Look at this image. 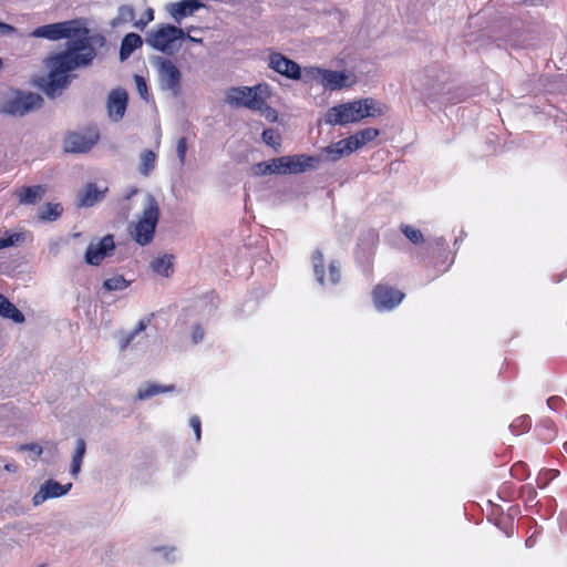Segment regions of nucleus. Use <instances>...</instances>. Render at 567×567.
I'll list each match as a JSON object with an SVG mask.
<instances>
[{
    "label": "nucleus",
    "instance_id": "bb28decb",
    "mask_svg": "<svg viewBox=\"0 0 567 567\" xmlns=\"http://www.w3.org/2000/svg\"><path fill=\"white\" fill-rule=\"evenodd\" d=\"M312 269L320 285L326 282L324 257L320 249H316L311 256Z\"/></svg>",
    "mask_w": 567,
    "mask_h": 567
},
{
    "label": "nucleus",
    "instance_id": "052dcab7",
    "mask_svg": "<svg viewBox=\"0 0 567 567\" xmlns=\"http://www.w3.org/2000/svg\"><path fill=\"white\" fill-rule=\"evenodd\" d=\"M3 63H2V60L0 59V69L2 68Z\"/></svg>",
    "mask_w": 567,
    "mask_h": 567
},
{
    "label": "nucleus",
    "instance_id": "ea45409f",
    "mask_svg": "<svg viewBox=\"0 0 567 567\" xmlns=\"http://www.w3.org/2000/svg\"><path fill=\"white\" fill-rule=\"evenodd\" d=\"M499 495L504 501H514L519 496V491H516L512 483H504L499 488Z\"/></svg>",
    "mask_w": 567,
    "mask_h": 567
},
{
    "label": "nucleus",
    "instance_id": "de8ad7c7",
    "mask_svg": "<svg viewBox=\"0 0 567 567\" xmlns=\"http://www.w3.org/2000/svg\"><path fill=\"white\" fill-rule=\"evenodd\" d=\"M135 82H136V89H137L140 95L143 99H146L147 94H148V89H147V84H146L144 78L141 75H135Z\"/></svg>",
    "mask_w": 567,
    "mask_h": 567
},
{
    "label": "nucleus",
    "instance_id": "6e6552de",
    "mask_svg": "<svg viewBox=\"0 0 567 567\" xmlns=\"http://www.w3.org/2000/svg\"><path fill=\"white\" fill-rule=\"evenodd\" d=\"M319 159L308 155H287L275 158L278 175L300 174L316 167Z\"/></svg>",
    "mask_w": 567,
    "mask_h": 567
},
{
    "label": "nucleus",
    "instance_id": "cd10ccee",
    "mask_svg": "<svg viewBox=\"0 0 567 567\" xmlns=\"http://www.w3.org/2000/svg\"><path fill=\"white\" fill-rule=\"evenodd\" d=\"M175 390V385H157L153 383H147L144 389H140L137 392V398L140 400H146L154 395L165 392H173Z\"/></svg>",
    "mask_w": 567,
    "mask_h": 567
},
{
    "label": "nucleus",
    "instance_id": "9b49d317",
    "mask_svg": "<svg viewBox=\"0 0 567 567\" xmlns=\"http://www.w3.org/2000/svg\"><path fill=\"white\" fill-rule=\"evenodd\" d=\"M76 20H68L51 24H44L35 28L31 35L34 38H43L51 41L61 39H70L72 34L76 33Z\"/></svg>",
    "mask_w": 567,
    "mask_h": 567
},
{
    "label": "nucleus",
    "instance_id": "a211bd4d",
    "mask_svg": "<svg viewBox=\"0 0 567 567\" xmlns=\"http://www.w3.org/2000/svg\"><path fill=\"white\" fill-rule=\"evenodd\" d=\"M378 136L379 130L374 127H367L358 131L355 134L347 138H342L341 143L346 148L355 152L357 150L364 146L369 142L375 140Z\"/></svg>",
    "mask_w": 567,
    "mask_h": 567
},
{
    "label": "nucleus",
    "instance_id": "473e14b6",
    "mask_svg": "<svg viewBox=\"0 0 567 567\" xmlns=\"http://www.w3.org/2000/svg\"><path fill=\"white\" fill-rule=\"evenodd\" d=\"M130 285V281H127L122 275H115L111 278H107L103 282V288L106 291H116V290H123L127 288Z\"/></svg>",
    "mask_w": 567,
    "mask_h": 567
},
{
    "label": "nucleus",
    "instance_id": "20e7f679",
    "mask_svg": "<svg viewBox=\"0 0 567 567\" xmlns=\"http://www.w3.org/2000/svg\"><path fill=\"white\" fill-rule=\"evenodd\" d=\"M158 218V203L154 196L147 195L142 216L135 223L134 230L132 231L133 238L137 244L145 246L153 240Z\"/></svg>",
    "mask_w": 567,
    "mask_h": 567
},
{
    "label": "nucleus",
    "instance_id": "2f4dec72",
    "mask_svg": "<svg viewBox=\"0 0 567 567\" xmlns=\"http://www.w3.org/2000/svg\"><path fill=\"white\" fill-rule=\"evenodd\" d=\"M324 153L329 161L336 162V161L340 159L343 155H349V154L353 153V151L346 148L342 145L341 140H340L337 143H334L330 146H327L324 148Z\"/></svg>",
    "mask_w": 567,
    "mask_h": 567
},
{
    "label": "nucleus",
    "instance_id": "f704fd0d",
    "mask_svg": "<svg viewBox=\"0 0 567 567\" xmlns=\"http://www.w3.org/2000/svg\"><path fill=\"white\" fill-rule=\"evenodd\" d=\"M532 426V420L528 415H520L516 417L512 424L509 425L512 432L515 435H520L526 433Z\"/></svg>",
    "mask_w": 567,
    "mask_h": 567
},
{
    "label": "nucleus",
    "instance_id": "f8f14e48",
    "mask_svg": "<svg viewBox=\"0 0 567 567\" xmlns=\"http://www.w3.org/2000/svg\"><path fill=\"white\" fill-rule=\"evenodd\" d=\"M76 33L71 35V42L68 47L69 51H72L74 55H84L83 59H89V65L92 63L96 55L94 47L91 44L89 39V30L83 27L76 20Z\"/></svg>",
    "mask_w": 567,
    "mask_h": 567
},
{
    "label": "nucleus",
    "instance_id": "4d7b16f0",
    "mask_svg": "<svg viewBox=\"0 0 567 567\" xmlns=\"http://www.w3.org/2000/svg\"><path fill=\"white\" fill-rule=\"evenodd\" d=\"M6 470H7V471H14V470H16V466H14V465L7 464V465H6Z\"/></svg>",
    "mask_w": 567,
    "mask_h": 567
},
{
    "label": "nucleus",
    "instance_id": "9d476101",
    "mask_svg": "<svg viewBox=\"0 0 567 567\" xmlns=\"http://www.w3.org/2000/svg\"><path fill=\"white\" fill-rule=\"evenodd\" d=\"M312 79L319 81L324 89L330 91L340 90L342 87L350 86L352 82H349V75L343 71L326 70L321 68H309L307 70Z\"/></svg>",
    "mask_w": 567,
    "mask_h": 567
},
{
    "label": "nucleus",
    "instance_id": "f257e3e1",
    "mask_svg": "<svg viewBox=\"0 0 567 567\" xmlns=\"http://www.w3.org/2000/svg\"><path fill=\"white\" fill-rule=\"evenodd\" d=\"M83 58L84 55H74L68 49L48 56L45 64L49 75L45 93L49 96H54L56 92L68 87L71 82L70 72L89 65V59Z\"/></svg>",
    "mask_w": 567,
    "mask_h": 567
},
{
    "label": "nucleus",
    "instance_id": "a19ab883",
    "mask_svg": "<svg viewBox=\"0 0 567 567\" xmlns=\"http://www.w3.org/2000/svg\"><path fill=\"white\" fill-rule=\"evenodd\" d=\"M154 19V10L152 8H147L142 17L134 22V27L140 30H143L151 21Z\"/></svg>",
    "mask_w": 567,
    "mask_h": 567
},
{
    "label": "nucleus",
    "instance_id": "4468645a",
    "mask_svg": "<svg viewBox=\"0 0 567 567\" xmlns=\"http://www.w3.org/2000/svg\"><path fill=\"white\" fill-rule=\"evenodd\" d=\"M159 78L164 87L171 90L175 95L181 92L182 74L178 68L167 59L159 63Z\"/></svg>",
    "mask_w": 567,
    "mask_h": 567
},
{
    "label": "nucleus",
    "instance_id": "dca6fc26",
    "mask_svg": "<svg viewBox=\"0 0 567 567\" xmlns=\"http://www.w3.org/2000/svg\"><path fill=\"white\" fill-rule=\"evenodd\" d=\"M127 102L128 95L124 89L113 90L107 99L109 116L115 122L122 120L127 107Z\"/></svg>",
    "mask_w": 567,
    "mask_h": 567
},
{
    "label": "nucleus",
    "instance_id": "aec40b11",
    "mask_svg": "<svg viewBox=\"0 0 567 567\" xmlns=\"http://www.w3.org/2000/svg\"><path fill=\"white\" fill-rule=\"evenodd\" d=\"M47 192L45 185L24 186L17 190V197L20 204L33 205L42 198Z\"/></svg>",
    "mask_w": 567,
    "mask_h": 567
},
{
    "label": "nucleus",
    "instance_id": "c03bdc74",
    "mask_svg": "<svg viewBox=\"0 0 567 567\" xmlns=\"http://www.w3.org/2000/svg\"><path fill=\"white\" fill-rule=\"evenodd\" d=\"M19 234H10L0 238V250L13 246L20 239Z\"/></svg>",
    "mask_w": 567,
    "mask_h": 567
},
{
    "label": "nucleus",
    "instance_id": "e433bc0d",
    "mask_svg": "<svg viewBox=\"0 0 567 567\" xmlns=\"http://www.w3.org/2000/svg\"><path fill=\"white\" fill-rule=\"evenodd\" d=\"M559 471L554 468H543L536 478L538 488H545L553 480L558 477Z\"/></svg>",
    "mask_w": 567,
    "mask_h": 567
},
{
    "label": "nucleus",
    "instance_id": "37998d69",
    "mask_svg": "<svg viewBox=\"0 0 567 567\" xmlns=\"http://www.w3.org/2000/svg\"><path fill=\"white\" fill-rule=\"evenodd\" d=\"M341 272L340 267L337 261H331L329 264V280L331 284L336 285L340 281Z\"/></svg>",
    "mask_w": 567,
    "mask_h": 567
},
{
    "label": "nucleus",
    "instance_id": "49530a36",
    "mask_svg": "<svg viewBox=\"0 0 567 567\" xmlns=\"http://www.w3.org/2000/svg\"><path fill=\"white\" fill-rule=\"evenodd\" d=\"M176 151H177L179 161L183 164L185 162V156H186V152H187V138L186 137H181L178 140Z\"/></svg>",
    "mask_w": 567,
    "mask_h": 567
},
{
    "label": "nucleus",
    "instance_id": "ddd939ff",
    "mask_svg": "<svg viewBox=\"0 0 567 567\" xmlns=\"http://www.w3.org/2000/svg\"><path fill=\"white\" fill-rule=\"evenodd\" d=\"M115 249V243L112 235H105L97 244H91L85 251V261L92 266H99L105 257Z\"/></svg>",
    "mask_w": 567,
    "mask_h": 567
},
{
    "label": "nucleus",
    "instance_id": "b1692460",
    "mask_svg": "<svg viewBox=\"0 0 567 567\" xmlns=\"http://www.w3.org/2000/svg\"><path fill=\"white\" fill-rule=\"evenodd\" d=\"M152 270L163 277H171L174 274V256L163 255L151 262Z\"/></svg>",
    "mask_w": 567,
    "mask_h": 567
},
{
    "label": "nucleus",
    "instance_id": "5701e85b",
    "mask_svg": "<svg viewBox=\"0 0 567 567\" xmlns=\"http://www.w3.org/2000/svg\"><path fill=\"white\" fill-rule=\"evenodd\" d=\"M0 316L16 323L24 322L23 313L8 298L0 293Z\"/></svg>",
    "mask_w": 567,
    "mask_h": 567
},
{
    "label": "nucleus",
    "instance_id": "412c9836",
    "mask_svg": "<svg viewBox=\"0 0 567 567\" xmlns=\"http://www.w3.org/2000/svg\"><path fill=\"white\" fill-rule=\"evenodd\" d=\"M270 97L269 85L267 84V89L262 91V94L258 96L257 107H252L251 111L259 112L268 122L274 123L278 118L277 111L268 105L267 100Z\"/></svg>",
    "mask_w": 567,
    "mask_h": 567
},
{
    "label": "nucleus",
    "instance_id": "0eeeda50",
    "mask_svg": "<svg viewBox=\"0 0 567 567\" xmlns=\"http://www.w3.org/2000/svg\"><path fill=\"white\" fill-rule=\"evenodd\" d=\"M371 296L377 310L391 311L402 302L405 293L388 284H378L373 288Z\"/></svg>",
    "mask_w": 567,
    "mask_h": 567
},
{
    "label": "nucleus",
    "instance_id": "1a4fd4ad",
    "mask_svg": "<svg viewBox=\"0 0 567 567\" xmlns=\"http://www.w3.org/2000/svg\"><path fill=\"white\" fill-rule=\"evenodd\" d=\"M42 104L43 99L37 93L19 94L7 101L2 105L1 112L13 116H23L30 111L40 109Z\"/></svg>",
    "mask_w": 567,
    "mask_h": 567
},
{
    "label": "nucleus",
    "instance_id": "a18cd8bd",
    "mask_svg": "<svg viewBox=\"0 0 567 567\" xmlns=\"http://www.w3.org/2000/svg\"><path fill=\"white\" fill-rule=\"evenodd\" d=\"M189 425H190V427L193 429V431L195 433L196 441L197 442L200 441V437H202V422H200L199 416L193 415L189 419Z\"/></svg>",
    "mask_w": 567,
    "mask_h": 567
},
{
    "label": "nucleus",
    "instance_id": "4be33fe9",
    "mask_svg": "<svg viewBox=\"0 0 567 567\" xmlns=\"http://www.w3.org/2000/svg\"><path fill=\"white\" fill-rule=\"evenodd\" d=\"M103 197L104 192L99 190L95 184L89 183L79 196V206L92 207L96 203L101 202Z\"/></svg>",
    "mask_w": 567,
    "mask_h": 567
},
{
    "label": "nucleus",
    "instance_id": "8fccbe9b",
    "mask_svg": "<svg viewBox=\"0 0 567 567\" xmlns=\"http://www.w3.org/2000/svg\"><path fill=\"white\" fill-rule=\"evenodd\" d=\"M204 338V330L200 324H195L192 330V340L194 343H198Z\"/></svg>",
    "mask_w": 567,
    "mask_h": 567
},
{
    "label": "nucleus",
    "instance_id": "864d4df0",
    "mask_svg": "<svg viewBox=\"0 0 567 567\" xmlns=\"http://www.w3.org/2000/svg\"><path fill=\"white\" fill-rule=\"evenodd\" d=\"M537 543V536L536 535H532L529 536L526 540H525V545L526 547L528 548H532L536 545Z\"/></svg>",
    "mask_w": 567,
    "mask_h": 567
},
{
    "label": "nucleus",
    "instance_id": "c756f323",
    "mask_svg": "<svg viewBox=\"0 0 567 567\" xmlns=\"http://www.w3.org/2000/svg\"><path fill=\"white\" fill-rule=\"evenodd\" d=\"M252 177H260L268 174H277L275 158L268 162H260L252 165L249 169Z\"/></svg>",
    "mask_w": 567,
    "mask_h": 567
},
{
    "label": "nucleus",
    "instance_id": "603ef678",
    "mask_svg": "<svg viewBox=\"0 0 567 567\" xmlns=\"http://www.w3.org/2000/svg\"><path fill=\"white\" fill-rule=\"evenodd\" d=\"M21 450H29V451L35 452L38 455H40L42 453L41 446H39L37 444L22 445Z\"/></svg>",
    "mask_w": 567,
    "mask_h": 567
},
{
    "label": "nucleus",
    "instance_id": "a878e982",
    "mask_svg": "<svg viewBox=\"0 0 567 567\" xmlns=\"http://www.w3.org/2000/svg\"><path fill=\"white\" fill-rule=\"evenodd\" d=\"M535 431L538 440L545 444L551 443L557 436L556 426L549 419L542 420Z\"/></svg>",
    "mask_w": 567,
    "mask_h": 567
},
{
    "label": "nucleus",
    "instance_id": "5fc2aeb1",
    "mask_svg": "<svg viewBox=\"0 0 567 567\" xmlns=\"http://www.w3.org/2000/svg\"><path fill=\"white\" fill-rule=\"evenodd\" d=\"M193 29H194V28H192V30H193ZM189 31H190V29H188V33H185V39L189 40L190 42H195V43H202V42H203V41H202V39H198V38L192 37V35L189 34Z\"/></svg>",
    "mask_w": 567,
    "mask_h": 567
},
{
    "label": "nucleus",
    "instance_id": "c9c22d12",
    "mask_svg": "<svg viewBox=\"0 0 567 567\" xmlns=\"http://www.w3.org/2000/svg\"><path fill=\"white\" fill-rule=\"evenodd\" d=\"M400 230L414 245H419L424 241L421 230L411 225L402 224L400 226Z\"/></svg>",
    "mask_w": 567,
    "mask_h": 567
},
{
    "label": "nucleus",
    "instance_id": "39448f33",
    "mask_svg": "<svg viewBox=\"0 0 567 567\" xmlns=\"http://www.w3.org/2000/svg\"><path fill=\"white\" fill-rule=\"evenodd\" d=\"M267 89L266 83H259L254 86H233L227 90L225 102L234 107H246L252 110L257 107V100L262 91Z\"/></svg>",
    "mask_w": 567,
    "mask_h": 567
},
{
    "label": "nucleus",
    "instance_id": "09e8293b",
    "mask_svg": "<svg viewBox=\"0 0 567 567\" xmlns=\"http://www.w3.org/2000/svg\"><path fill=\"white\" fill-rule=\"evenodd\" d=\"M536 491L532 485H524L519 488V496H526L527 501H533L536 497Z\"/></svg>",
    "mask_w": 567,
    "mask_h": 567
},
{
    "label": "nucleus",
    "instance_id": "3c124183",
    "mask_svg": "<svg viewBox=\"0 0 567 567\" xmlns=\"http://www.w3.org/2000/svg\"><path fill=\"white\" fill-rule=\"evenodd\" d=\"M563 400L559 398V396H550L548 400H547V405L551 409V410H557L559 408V405L561 404Z\"/></svg>",
    "mask_w": 567,
    "mask_h": 567
},
{
    "label": "nucleus",
    "instance_id": "58836bf2",
    "mask_svg": "<svg viewBox=\"0 0 567 567\" xmlns=\"http://www.w3.org/2000/svg\"><path fill=\"white\" fill-rule=\"evenodd\" d=\"M511 475L518 481H524L529 475L527 464L522 461L516 462L511 468Z\"/></svg>",
    "mask_w": 567,
    "mask_h": 567
},
{
    "label": "nucleus",
    "instance_id": "f3484780",
    "mask_svg": "<svg viewBox=\"0 0 567 567\" xmlns=\"http://www.w3.org/2000/svg\"><path fill=\"white\" fill-rule=\"evenodd\" d=\"M71 484L61 485L60 483L49 480L47 481L33 496V504L40 505L49 498H55L65 495L71 488Z\"/></svg>",
    "mask_w": 567,
    "mask_h": 567
},
{
    "label": "nucleus",
    "instance_id": "13d9d810",
    "mask_svg": "<svg viewBox=\"0 0 567 567\" xmlns=\"http://www.w3.org/2000/svg\"><path fill=\"white\" fill-rule=\"evenodd\" d=\"M372 239H373V240H374V239H378V235L372 234Z\"/></svg>",
    "mask_w": 567,
    "mask_h": 567
},
{
    "label": "nucleus",
    "instance_id": "393cba45",
    "mask_svg": "<svg viewBox=\"0 0 567 567\" xmlns=\"http://www.w3.org/2000/svg\"><path fill=\"white\" fill-rule=\"evenodd\" d=\"M143 44V40L141 35L136 33H128L126 34L122 42L120 48V59L121 61H124L130 58V55L138 48H141Z\"/></svg>",
    "mask_w": 567,
    "mask_h": 567
},
{
    "label": "nucleus",
    "instance_id": "6ab92c4d",
    "mask_svg": "<svg viewBox=\"0 0 567 567\" xmlns=\"http://www.w3.org/2000/svg\"><path fill=\"white\" fill-rule=\"evenodd\" d=\"M204 2H172L168 7V11L177 23L194 14L199 8H204Z\"/></svg>",
    "mask_w": 567,
    "mask_h": 567
},
{
    "label": "nucleus",
    "instance_id": "4c0bfd02",
    "mask_svg": "<svg viewBox=\"0 0 567 567\" xmlns=\"http://www.w3.org/2000/svg\"><path fill=\"white\" fill-rule=\"evenodd\" d=\"M262 141L276 151L281 146V135L274 128H266L262 132Z\"/></svg>",
    "mask_w": 567,
    "mask_h": 567
},
{
    "label": "nucleus",
    "instance_id": "7c9ffc66",
    "mask_svg": "<svg viewBox=\"0 0 567 567\" xmlns=\"http://www.w3.org/2000/svg\"><path fill=\"white\" fill-rule=\"evenodd\" d=\"M156 154L151 150H145L141 155L140 173L147 176L155 167Z\"/></svg>",
    "mask_w": 567,
    "mask_h": 567
},
{
    "label": "nucleus",
    "instance_id": "bf43d9fd",
    "mask_svg": "<svg viewBox=\"0 0 567 567\" xmlns=\"http://www.w3.org/2000/svg\"><path fill=\"white\" fill-rule=\"evenodd\" d=\"M564 449L567 452V442L564 444Z\"/></svg>",
    "mask_w": 567,
    "mask_h": 567
},
{
    "label": "nucleus",
    "instance_id": "c85d7f7f",
    "mask_svg": "<svg viewBox=\"0 0 567 567\" xmlns=\"http://www.w3.org/2000/svg\"><path fill=\"white\" fill-rule=\"evenodd\" d=\"M63 213V208L60 204L47 203L39 210L38 217L41 220L53 221L56 220Z\"/></svg>",
    "mask_w": 567,
    "mask_h": 567
},
{
    "label": "nucleus",
    "instance_id": "423d86ee",
    "mask_svg": "<svg viewBox=\"0 0 567 567\" xmlns=\"http://www.w3.org/2000/svg\"><path fill=\"white\" fill-rule=\"evenodd\" d=\"M100 140L95 126H87L79 132H69L64 137V151L68 153H86Z\"/></svg>",
    "mask_w": 567,
    "mask_h": 567
},
{
    "label": "nucleus",
    "instance_id": "6e6d98bb",
    "mask_svg": "<svg viewBox=\"0 0 567 567\" xmlns=\"http://www.w3.org/2000/svg\"><path fill=\"white\" fill-rule=\"evenodd\" d=\"M0 28L4 31H13L14 28L10 24H7V23H0Z\"/></svg>",
    "mask_w": 567,
    "mask_h": 567
},
{
    "label": "nucleus",
    "instance_id": "680f3d73",
    "mask_svg": "<svg viewBox=\"0 0 567 567\" xmlns=\"http://www.w3.org/2000/svg\"><path fill=\"white\" fill-rule=\"evenodd\" d=\"M40 567H44V565L40 566Z\"/></svg>",
    "mask_w": 567,
    "mask_h": 567
},
{
    "label": "nucleus",
    "instance_id": "72a5a7b5",
    "mask_svg": "<svg viewBox=\"0 0 567 567\" xmlns=\"http://www.w3.org/2000/svg\"><path fill=\"white\" fill-rule=\"evenodd\" d=\"M85 447L86 446L84 440L80 439L72 457L71 472L73 475H76L81 468L82 460L85 454Z\"/></svg>",
    "mask_w": 567,
    "mask_h": 567
},
{
    "label": "nucleus",
    "instance_id": "79ce46f5",
    "mask_svg": "<svg viewBox=\"0 0 567 567\" xmlns=\"http://www.w3.org/2000/svg\"><path fill=\"white\" fill-rule=\"evenodd\" d=\"M146 328V323L141 320L136 328L130 333L127 334V337L123 340L122 344H121V349L124 350L132 341L133 339L136 337L137 333H140L141 331L145 330Z\"/></svg>",
    "mask_w": 567,
    "mask_h": 567
},
{
    "label": "nucleus",
    "instance_id": "f03ea898",
    "mask_svg": "<svg viewBox=\"0 0 567 567\" xmlns=\"http://www.w3.org/2000/svg\"><path fill=\"white\" fill-rule=\"evenodd\" d=\"M377 113L380 114L381 110H377L373 99L367 97L330 107L327 112V123L344 125L374 116Z\"/></svg>",
    "mask_w": 567,
    "mask_h": 567
},
{
    "label": "nucleus",
    "instance_id": "7ed1b4c3",
    "mask_svg": "<svg viewBox=\"0 0 567 567\" xmlns=\"http://www.w3.org/2000/svg\"><path fill=\"white\" fill-rule=\"evenodd\" d=\"M185 39V31L172 24H158L146 35V43L154 50L172 55L176 53Z\"/></svg>",
    "mask_w": 567,
    "mask_h": 567
},
{
    "label": "nucleus",
    "instance_id": "2eb2a0df",
    "mask_svg": "<svg viewBox=\"0 0 567 567\" xmlns=\"http://www.w3.org/2000/svg\"><path fill=\"white\" fill-rule=\"evenodd\" d=\"M269 66L281 75L292 80L301 76V69L298 63L286 58L281 53H271L269 55Z\"/></svg>",
    "mask_w": 567,
    "mask_h": 567
}]
</instances>
